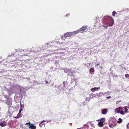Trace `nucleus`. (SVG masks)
<instances>
[{"instance_id":"20","label":"nucleus","mask_w":129,"mask_h":129,"mask_svg":"<svg viewBox=\"0 0 129 129\" xmlns=\"http://www.w3.org/2000/svg\"><path fill=\"white\" fill-rule=\"evenodd\" d=\"M20 114H19V113L17 114V116L15 117V118L16 119H17L21 116H19Z\"/></svg>"},{"instance_id":"31","label":"nucleus","mask_w":129,"mask_h":129,"mask_svg":"<svg viewBox=\"0 0 129 129\" xmlns=\"http://www.w3.org/2000/svg\"><path fill=\"white\" fill-rule=\"evenodd\" d=\"M51 120H46V121L47 122H51Z\"/></svg>"},{"instance_id":"16","label":"nucleus","mask_w":129,"mask_h":129,"mask_svg":"<svg viewBox=\"0 0 129 129\" xmlns=\"http://www.w3.org/2000/svg\"><path fill=\"white\" fill-rule=\"evenodd\" d=\"M23 50V51H24L25 52H26L27 51L28 52V54H24V56H27V55L28 54H29V53L30 52V51L29 50H27V49H25L24 50Z\"/></svg>"},{"instance_id":"41","label":"nucleus","mask_w":129,"mask_h":129,"mask_svg":"<svg viewBox=\"0 0 129 129\" xmlns=\"http://www.w3.org/2000/svg\"><path fill=\"white\" fill-rule=\"evenodd\" d=\"M13 54H11V56H13Z\"/></svg>"},{"instance_id":"8","label":"nucleus","mask_w":129,"mask_h":129,"mask_svg":"<svg viewBox=\"0 0 129 129\" xmlns=\"http://www.w3.org/2000/svg\"><path fill=\"white\" fill-rule=\"evenodd\" d=\"M121 109V107H119L116 108L115 110V113H119L120 110Z\"/></svg>"},{"instance_id":"40","label":"nucleus","mask_w":129,"mask_h":129,"mask_svg":"<svg viewBox=\"0 0 129 129\" xmlns=\"http://www.w3.org/2000/svg\"><path fill=\"white\" fill-rule=\"evenodd\" d=\"M97 121H101V119H98V120H97Z\"/></svg>"},{"instance_id":"42","label":"nucleus","mask_w":129,"mask_h":129,"mask_svg":"<svg viewBox=\"0 0 129 129\" xmlns=\"http://www.w3.org/2000/svg\"><path fill=\"white\" fill-rule=\"evenodd\" d=\"M11 55H9L8 56V57H10Z\"/></svg>"},{"instance_id":"18","label":"nucleus","mask_w":129,"mask_h":129,"mask_svg":"<svg viewBox=\"0 0 129 129\" xmlns=\"http://www.w3.org/2000/svg\"><path fill=\"white\" fill-rule=\"evenodd\" d=\"M122 121V119L120 118H119L117 122L118 123H121Z\"/></svg>"},{"instance_id":"28","label":"nucleus","mask_w":129,"mask_h":129,"mask_svg":"<svg viewBox=\"0 0 129 129\" xmlns=\"http://www.w3.org/2000/svg\"><path fill=\"white\" fill-rule=\"evenodd\" d=\"M128 110L127 108H125V113H126L127 112Z\"/></svg>"},{"instance_id":"4","label":"nucleus","mask_w":129,"mask_h":129,"mask_svg":"<svg viewBox=\"0 0 129 129\" xmlns=\"http://www.w3.org/2000/svg\"><path fill=\"white\" fill-rule=\"evenodd\" d=\"M28 124V126L29 127V128L30 129H36V126L34 125V124L30 123V121H29L28 123H26L25 124V125Z\"/></svg>"},{"instance_id":"26","label":"nucleus","mask_w":129,"mask_h":129,"mask_svg":"<svg viewBox=\"0 0 129 129\" xmlns=\"http://www.w3.org/2000/svg\"><path fill=\"white\" fill-rule=\"evenodd\" d=\"M4 97L7 100L8 98H9L8 97V96L7 95H5L4 96Z\"/></svg>"},{"instance_id":"17","label":"nucleus","mask_w":129,"mask_h":129,"mask_svg":"<svg viewBox=\"0 0 129 129\" xmlns=\"http://www.w3.org/2000/svg\"><path fill=\"white\" fill-rule=\"evenodd\" d=\"M84 127L83 128V129H88L89 127L88 125L87 124H85L84 125Z\"/></svg>"},{"instance_id":"30","label":"nucleus","mask_w":129,"mask_h":129,"mask_svg":"<svg viewBox=\"0 0 129 129\" xmlns=\"http://www.w3.org/2000/svg\"><path fill=\"white\" fill-rule=\"evenodd\" d=\"M108 26H107V25H103V27L107 28V27Z\"/></svg>"},{"instance_id":"9","label":"nucleus","mask_w":129,"mask_h":129,"mask_svg":"<svg viewBox=\"0 0 129 129\" xmlns=\"http://www.w3.org/2000/svg\"><path fill=\"white\" fill-rule=\"evenodd\" d=\"M100 87H94L93 88H92L91 89V90L93 91V92H94L95 91L98 90H100Z\"/></svg>"},{"instance_id":"43","label":"nucleus","mask_w":129,"mask_h":129,"mask_svg":"<svg viewBox=\"0 0 129 129\" xmlns=\"http://www.w3.org/2000/svg\"><path fill=\"white\" fill-rule=\"evenodd\" d=\"M47 45H48V43H47Z\"/></svg>"},{"instance_id":"5","label":"nucleus","mask_w":129,"mask_h":129,"mask_svg":"<svg viewBox=\"0 0 129 129\" xmlns=\"http://www.w3.org/2000/svg\"><path fill=\"white\" fill-rule=\"evenodd\" d=\"M108 92H105L104 93L100 92L99 93H97L95 94L96 98H99L101 97L102 95H104L105 94H107Z\"/></svg>"},{"instance_id":"37","label":"nucleus","mask_w":129,"mask_h":129,"mask_svg":"<svg viewBox=\"0 0 129 129\" xmlns=\"http://www.w3.org/2000/svg\"><path fill=\"white\" fill-rule=\"evenodd\" d=\"M99 65H100V64H99V63H97L96 64V66H99Z\"/></svg>"},{"instance_id":"19","label":"nucleus","mask_w":129,"mask_h":129,"mask_svg":"<svg viewBox=\"0 0 129 129\" xmlns=\"http://www.w3.org/2000/svg\"><path fill=\"white\" fill-rule=\"evenodd\" d=\"M94 70L93 68H91L90 70V72H94Z\"/></svg>"},{"instance_id":"38","label":"nucleus","mask_w":129,"mask_h":129,"mask_svg":"<svg viewBox=\"0 0 129 129\" xmlns=\"http://www.w3.org/2000/svg\"><path fill=\"white\" fill-rule=\"evenodd\" d=\"M69 15H70V14H67L66 15V16H68Z\"/></svg>"},{"instance_id":"11","label":"nucleus","mask_w":129,"mask_h":129,"mask_svg":"<svg viewBox=\"0 0 129 129\" xmlns=\"http://www.w3.org/2000/svg\"><path fill=\"white\" fill-rule=\"evenodd\" d=\"M98 124L100 127H103L104 126L103 121H100L98 123Z\"/></svg>"},{"instance_id":"23","label":"nucleus","mask_w":129,"mask_h":129,"mask_svg":"<svg viewBox=\"0 0 129 129\" xmlns=\"http://www.w3.org/2000/svg\"><path fill=\"white\" fill-rule=\"evenodd\" d=\"M90 99L91 98H90V97H89V98L86 97V98L85 99L86 100H87L88 101H90Z\"/></svg>"},{"instance_id":"33","label":"nucleus","mask_w":129,"mask_h":129,"mask_svg":"<svg viewBox=\"0 0 129 129\" xmlns=\"http://www.w3.org/2000/svg\"><path fill=\"white\" fill-rule=\"evenodd\" d=\"M46 121L45 120H44L43 121H41V123H43V122H45Z\"/></svg>"},{"instance_id":"21","label":"nucleus","mask_w":129,"mask_h":129,"mask_svg":"<svg viewBox=\"0 0 129 129\" xmlns=\"http://www.w3.org/2000/svg\"><path fill=\"white\" fill-rule=\"evenodd\" d=\"M117 13L115 11H113L112 12V15L114 16H115V14H116Z\"/></svg>"},{"instance_id":"3","label":"nucleus","mask_w":129,"mask_h":129,"mask_svg":"<svg viewBox=\"0 0 129 129\" xmlns=\"http://www.w3.org/2000/svg\"><path fill=\"white\" fill-rule=\"evenodd\" d=\"M87 27V25L83 26L81 27L79 29L76 30V31H77L78 32L77 33L79 32L82 33L83 31H84L86 30Z\"/></svg>"},{"instance_id":"45","label":"nucleus","mask_w":129,"mask_h":129,"mask_svg":"<svg viewBox=\"0 0 129 129\" xmlns=\"http://www.w3.org/2000/svg\"><path fill=\"white\" fill-rule=\"evenodd\" d=\"M127 124H128V125H129V122Z\"/></svg>"},{"instance_id":"10","label":"nucleus","mask_w":129,"mask_h":129,"mask_svg":"<svg viewBox=\"0 0 129 129\" xmlns=\"http://www.w3.org/2000/svg\"><path fill=\"white\" fill-rule=\"evenodd\" d=\"M101 111L102 113L103 114H105L107 113L108 111L106 109H102L101 110Z\"/></svg>"},{"instance_id":"32","label":"nucleus","mask_w":129,"mask_h":129,"mask_svg":"<svg viewBox=\"0 0 129 129\" xmlns=\"http://www.w3.org/2000/svg\"><path fill=\"white\" fill-rule=\"evenodd\" d=\"M106 98L107 99H109V98H111V96H109L107 97Z\"/></svg>"},{"instance_id":"46","label":"nucleus","mask_w":129,"mask_h":129,"mask_svg":"<svg viewBox=\"0 0 129 129\" xmlns=\"http://www.w3.org/2000/svg\"><path fill=\"white\" fill-rule=\"evenodd\" d=\"M90 129H93L92 128H90Z\"/></svg>"},{"instance_id":"36","label":"nucleus","mask_w":129,"mask_h":129,"mask_svg":"<svg viewBox=\"0 0 129 129\" xmlns=\"http://www.w3.org/2000/svg\"><path fill=\"white\" fill-rule=\"evenodd\" d=\"M61 38H62V39H63V36H62L61 37Z\"/></svg>"},{"instance_id":"13","label":"nucleus","mask_w":129,"mask_h":129,"mask_svg":"<svg viewBox=\"0 0 129 129\" xmlns=\"http://www.w3.org/2000/svg\"><path fill=\"white\" fill-rule=\"evenodd\" d=\"M116 125V124L115 123L114 121L113 123L112 124H110L109 125V126L111 128H113L114 126H115Z\"/></svg>"},{"instance_id":"12","label":"nucleus","mask_w":129,"mask_h":129,"mask_svg":"<svg viewBox=\"0 0 129 129\" xmlns=\"http://www.w3.org/2000/svg\"><path fill=\"white\" fill-rule=\"evenodd\" d=\"M20 109L19 110V114H20L21 112V111L24 108L23 105L22 106L21 105V102L20 101Z\"/></svg>"},{"instance_id":"14","label":"nucleus","mask_w":129,"mask_h":129,"mask_svg":"<svg viewBox=\"0 0 129 129\" xmlns=\"http://www.w3.org/2000/svg\"><path fill=\"white\" fill-rule=\"evenodd\" d=\"M88 123H89L91 126L93 127L94 128H95V126L94 125L93 123L91 121H90L89 122H88Z\"/></svg>"},{"instance_id":"29","label":"nucleus","mask_w":129,"mask_h":129,"mask_svg":"<svg viewBox=\"0 0 129 129\" xmlns=\"http://www.w3.org/2000/svg\"><path fill=\"white\" fill-rule=\"evenodd\" d=\"M120 113L121 114L123 115V114H124V112H123V111H121L120 112Z\"/></svg>"},{"instance_id":"34","label":"nucleus","mask_w":129,"mask_h":129,"mask_svg":"<svg viewBox=\"0 0 129 129\" xmlns=\"http://www.w3.org/2000/svg\"><path fill=\"white\" fill-rule=\"evenodd\" d=\"M127 129H129V127L128 126V125L127 124Z\"/></svg>"},{"instance_id":"25","label":"nucleus","mask_w":129,"mask_h":129,"mask_svg":"<svg viewBox=\"0 0 129 129\" xmlns=\"http://www.w3.org/2000/svg\"><path fill=\"white\" fill-rule=\"evenodd\" d=\"M42 123H41V122H40V123L39 124V126H40V127H42Z\"/></svg>"},{"instance_id":"35","label":"nucleus","mask_w":129,"mask_h":129,"mask_svg":"<svg viewBox=\"0 0 129 129\" xmlns=\"http://www.w3.org/2000/svg\"><path fill=\"white\" fill-rule=\"evenodd\" d=\"M46 83L47 84H48V81H46Z\"/></svg>"},{"instance_id":"7","label":"nucleus","mask_w":129,"mask_h":129,"mask_svg":"<svg viewBox=\"0 0 129 129\" xmlns=\"http://www.w3.org/2000/svg\"><path fill=\"white\" fill-rule=\"evenodd\" d=\"M6 104L8 105H10L12 104V100L10 98H8L6 102Z\"/></svg>"},{"instance_id":"15","label":"nucleus","mask_w":129,"mask_h":129,"mask_svg":"<svg viewBox=\"0 0 129 129\" xmlns=\"http://www.w3.org/2000/svg\"><path fill=\"white\" fill-rule=\"evenodd\" d=\"M94 97L96 98V96L95 95V94H91L90 95V98H93Z\"/></svg>"},{"instance_id":"39","label":"nucleus","mask_w":129,"mask_h":129,"mask_svg":"<svg viewBox=\"0 0 129 129\" xmlns=\"http://www.w3.org/2000/svg\"><path fill=\"white\" fill-rule=\"evenodd\" d=\"M42 125H44V126H45V124L44 123H43V124H42Z\"/></svg>"},{"instance_id":"24","label":"nucleus","mask_w":129,"mask_h":129,"mask_svg":"<svg viewBox=\"0 0 129 129\" xmlns=\"http://www.w3.org/2000/svg\"><path fill=\"white\" fill-rule=\"evenodd\" d=\"M125 77L126 78H127L129 79V75L128 74H126L125 75Z\"/></svg>"},{"instance_id":"2","label":"nucleus","mask_w":129,"mask_h":129,"mask_svg":"<svg viewBox=\"0 0 129 129\" xmlns=\"http://www.w3.org/2000/svg\"><path fill=\"white\" fill-rule=\"evenodd\" d=\"M77 31H74L72 32H67L64 34V37L65 39H66L67 37H69L73 35L77 34Z\"/></svg>"},{"instance_id":"1","label":"nucleus","mask_w":129,"mask_h":129,"mask_svg":"<svg viewBox=\"0 0 129 129\" xmlns=\"http://www.w3.org/2000/svg\"><path fill=\"white\" fill-rule=\"evenodd\" d=\"M103 24L109 26H111L113 25L114 20L113 18L109 16H104L102 19Z\"/></svg>"},{"instance_id":"6","label":"nucleus","mask_w":129,"mask_h":129,"mask_svg":"<svg viewBox=\"0 0 129 129\" xmlns=\"http://www.w3.org/2000/svg\"><path fill=\"white\" fill-rule=\"evenodd\" d=\"M2 121V119L0 120V122L1 121L0 124V125L1 127H4L6 126L7 124L6 122L4 121Z\"/></svg>"},{"instance_id":"27","label":"nucleus","mask_w":129,"mask_h":129,"mask_svg":"<svg viewBox=\"0 0 129 129\" xmlns=\"http://www.w3.org/2000/svg\"><path fill=\"white\" fill-rule=\"evenodd\" d=\"M102 120L101 121H103V122L105 121V118H102L101 119V120Z\"/></svg>"},{"instance_id":"44","label":"nucleus","mask_w":129,"mask_h":129,"mask_svg":"<svg viewBox=\"0 0 129 129\" xmlns=\"http://www.w3.org/2000/svg\"><path fill=\"white\" fill-rule=\"evenodd\" d=\"M90 64V63H88L87 64H89V65Z\"/></svg>"},{"instance_id":"22","label":"nucleus","mask_w":129,"mask_h":129,"mask_svg":"<svg viewBox=\"0 0 129 129\" xmlns=\"http://www.w3.org/2000/svg\"><path fill=\"white\" fill-rule=\"evenodd\" d=\"M16 52H17V51L20 52H21L22 51H23V50H21L20 49H16Z\"/></svg>"}]
</instances>
